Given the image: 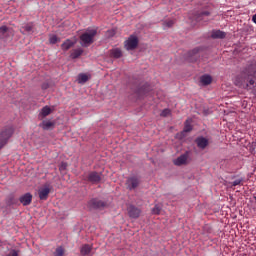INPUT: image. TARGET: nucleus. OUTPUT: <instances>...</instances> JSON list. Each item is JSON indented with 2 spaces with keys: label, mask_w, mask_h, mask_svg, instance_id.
<instances>
[{
  "label": "nucleus",
  "mask_w": 256,
  "mask_h": 256,
  "mask_svg": "<svg viewBox=\"0 0 256 256\" xmlns=\"http://www.w3.org/2000/svg\"><path fill=\"white\" fill-rule=\"evenodd\" d=\"M237 87L242 89H254L256 87V61H253L234 81Z\"/></svg>",
  "instance_id": "1"
},
{
  "label": "nucleus",
  "mask_w": 256,
  "mask_h": 256,
  "mask_svg": "<svg viewBox=\"0 0 256 256\" xmlns=\"http://www.w3.org/2000/svg\"><path fill=\"white\" fill-rule=\"evenodd\" d=\"M97 35V29L88 28L84 33L80 35V45L82 47H89L95 43V36Z\"/></svg>",
  "instance_id": "2"
},
{
  "label": "nucleus",
  "mask_w": 256,
  "mask_h": 256,
  "mask_svg": "<svg viewBox=\"0 0 256 256\" xmlns=\"http://www.w3.org/2000/svg\"><path fill=\"white\" fill-rule=\"evenodd\" d=\"M14 130L11 126H7L0 131V149L8 143L9 139L13 136Z\"/></svg>",
  "instance_id": "3"
},
{
  "label": "nucleus",
  "mask_w": 256,
  "mask_h": 256,
  "mask_svg": "<svg viewBox=\"0 0 256 256\" xmlns=\"http://www.w3.org/2000/svg\"><path fill=\"white\" fill-rule=\"evenodd\" d=\"M139 45V38L135 35H131L128 37V39L124 42V47L126 51H134V49H137Z\"/></svg>",
  "instance_id": "4"
},
{
  "label": "nucleus",
  "mask_w": 256,
  "mask_h": 256,
  "mask_svg": "<svg viewBox=\"0 0 256 256\" xmlns=\"http://www.w3.org/2000/svg\"><path fill=\"white\" fill-rule=\"evenodd\" d=\"M141 185V179L137 176H130L126 180V187L129 191H135Z\"/></svg>",
  "instance_id": "5"
},
{
  "label": "nucleus",
  "mask_w": 256,
  "mask_h": 256,
  "mask_svg": "<svg viewBox=\"0 0 256 256\" xmlns=\"http://www.w3.org/2000/svg\"><path fill=\"white\" fill-rule=\"evenodd\" d=\"M49 193H51V185L45 184L38 190L39 199L41 201H47V199L49 198Z\"/></svg>",
  "instance_id": "6"
},
{
  "label": "nucleus",
  "mask_w": 256,
  "mask_h": 256,
  "mask_svg": "<svg viewBox=\"0 0 256 256\" xmlns=\"http://www.w3.org/2000/svg\"><path fill=\"white\" fill-rule=\"evenodd\" d=\"M190 161L189 152H185L184 154L180 155L178 158L173 160L174 165L177 167H181L182 165H187Z\"/></svg>",
  "instance_id": "7"
},
{
  "label": "nucleus",
  "mask_w": 256,
  "mask_h": 256,
  "mask_svg": "<svg viewBox=\"0 0 256 256\" xmlns=\"http://www.w3.org/2000/svg\"><path fill=\"white\" fill-rule=\"evenodd\" d=\"M87 181L93 184H97L101 181V173L98 172H90L86 176Z\"/></svg>",
  "instance_id": "8"
},
{
  "label": "nucleus",
  "mask_w": 256,
  "mask_h": 256,
  "mask_svg": "<svg viewBox=\"0 0 256 256\" xmlns=\"http://www.w3.org/2000/svg\"><path fill=\"white\" fill-rule=\"evenodd\" d=\"M11 28L7 26H1L0 27V39L2 41H7L9 37H11Z\"/></svg>",
  "instance_id": "9"
},
{
  "label": "nucleus",
  "mask_w": 256,
  "mask_h": 256,
  "mask_svg": "<svg viewBox=\"0 0 256 256\" xmlns=\"http://www.w3.org/2000/svg\"><path fill=\"white\" fill-rule=\"evenodd\" d=\"M128 215L132 219H137L139 218V215H141V210L133 205H130L128 207Z\"/></svg>",
  "instance_id": "10"
},
{
  "label": "nucleus",
  "mask_w": 256,
  "mask_h": 256,
  "mask_svg": "<svg viewBox=\"0 0 256 256\" xmlns=\"http://www.w3.org/2000/svg\"><path fill=\"white\" fill-rule=\"evenodd\" d=\"M19 201L22 203V205H24V207H27V205H31V201H33V195H31V193H26L19 198Z\"/></svg>",
  "instance_id": "11"
},
{
  "label": "nucleus",
  "mask_w": 256,
  "mask_h": 256,
  "mask_svg": "<svg viewBox=\"0 0 256 256\" xmlns=\"http://www.w3.org/2000/svg\"><path fill=\"white\" fill-rule=\"evenodd\" d=\"M88 205H89L90 209H101V208L105 207V202H103L101 200H97V199H92V200H90Z\"/></svg>",
  "instance_id": "12"
},
{
  "label": "nucleus",
  "mask_w": 256,
  "mask_h": 256,
  "mask_svg": "<svg viewBox=\"0 0 256 256\" xmlns=\"http://www.w3.org/2000/svg\"><path fill=\"white\" fill-rule=\"evenodd\" d=\"M23 35H31L33 33V23L24 24L21 28Z\"/></svg>",
  "instance_id": "13"
},
{
  "label": "nucleus",
  "mask_w": 256,
  "mask_h": 256,
  "mask_svg": "<svg viewBox=\"0 0 256 256\" xmlns=\"http://www.w3.org/2000/svg\"><path fill=\"white\" fill-rule=\"evenodd\" d=\"M196 144L199 147V149H205L207 145H209V140L205 137H199L196 139Z\"/></svg>",
  "instance_id": "14"
},
{
  "label": "nucleus",
  "mask_w": 256,
  "mask_h": 256,
  "mask_svg": "<svg viewBox=\"0 0 256 256\" xmlns=\"http://www.w3.org/2000/svg\"><path fill=\"white\" fill-rule=\"evenodd\" d=\"M212 82H213V78L211 77V75L205 74L200 77L201 85H204V86L211 85Z\"/></svg>",
  "instance_id": "15"
},
{
  "label": "nucleus",
  "mask_w": 256,
  "mask_h": 256,
  "mask_svg": "<svg viewBox=\"0 0 256 256\" xmlns=\"http://www.w3.org/2000/svg\"><path fill=\"white\" fill-rule=\"evenodd\" d=\"M201 48H195L188 53L189 61H197V57H199V52Z\"/></svg>",
  "instance_id": "16"
},
{
  "label": "nucleus",
  "mask_w": 256,
  "mask_h": 256,
  "mask_svg": "<svg viewBox=\"0 0 256 256\" xmlns=\"http://www.w3.org/2000/svg\"><path fill=\"white\" fill-rule=\"evenodd\" d=\"M52 111H53V110L51 109V107H49V106H44V107L41 109V112H40V114H39V117H40L41 119H45V117L51 115Z\"/></svg>",
  "instance_id": "17"
},
{
  "label": "nucleus",
  "mask_w": 256,
  "mask_h": 256,
  "mask_svg": "<svg viewBox=\"0 0 256 256\" xmlns=\"http://www.w3.org/2000/svg\"><path fill=\"white\" fill-rule=\"evenodd\" d=\"M93 251V246L89 244L82 245L80 249L81 255H91V252Z\"/></svg>",
  "instance_id": "18"
},
{
  "label": "nucleus",
  "mask_w": 256,
  "mask_h": 256,
  "mask_svg": "<svg viewBox=\"0 0 256 256\" xmlns=\"http://www.w3.org/2000/svg\"><path fill=\"white\" fill-rule=\"evenodd\" d=\"M40 127H42L44 131H49V129L55 127V122L50 120H44L42 123H40Z\"/></svg>",
  "instance_id": "19"
},
{
  "label": "nucleus",
  "mask_w": 256,
  "mask_h": 256,
  "mask_svg": "<svg viewBox=\"0 0 256 256\" xmlns=\"http://www.w3.org/2000/svg\"><path fill=\"white\" fill-rule=\"evenodd\" d=\"M75 45V42L72 41L71 39H67L62 45H61V49L62 51H69V49H71V47H73Z\"/></svg>",
  "instance_id": "20"
},
{
  "label": "nucleus",
  "mask_w": 256,
  "mask_h": 256,
  "mask_svg": "<svg viewBox=\"0 0 256 256\" xmlns=\"http://www.w3.org/2000/svg\"><path fill=\"white\" fill-rule=\"evenodd\" d=\"M110 56L114 57V59H120L123 56V52L119 48H113L110 50Z\"/></svg>",
  "instance_id": "21"
},
{
  "label": "nucleus",
  "mask_w": 256,
  "mask_h": 256,
  "mask_svg": "<svg viewBox=\"0 0 256 256\" xmlns=\"http://www.w3.org/2000/svg\"><path fill=\"white\" fill-rule=\"evenodd\" d=\"M212 39H223L225 37V32L221 30H214L211 34Z\"/></svg>",
  "instance_id": "22"
},
{
  "label": "nucleus",
  "mask_w": 256,
  "mask_h": 256,
  "mask_svg": "<svg viewBox=\"0 0 256 256\" xmlns=\"http://www.w3.org/2000/svg\"><path fill=\"white\" fill-rule=\"evenodd\" d=\"M81 55H83V49L78 48V49H74L71 52L70 57H71V59H79V57H81Z\"/></svg>",
  "instance_id": "23"
},
{
  "label": "nucleus",
  "mask_w": 256,
  "mask_h": 256,
  "mask_svg": "<svg viewBox=\"0 0 256 256\" xmlns=\"http://www.w3.org/2000/svg\"><path fill=\"white\" fill-rule=\"evenodd\" d=\"M209 17V12H202L196 16V21L201 23V21H205Z\"/></svg>",
  "instance_id": "24"
},
{
  "label": "nucleus",
  "mask_w": 256,
  "mask_h": 256,
  "mask_svg": "<svg viewBox=\"0 0 256 256\" xmlns=\"http://www.w3.org/2000/svg\"><path fill=\"white\" fill-rule=\"evenodd\" d=\"M89 81V76L87 74H79L78 75V83L83 84Z\"/></svg>",
  "instance_id": "25"
},
{
  "label": "nucleus",
  "mask_w": 256,
  "mask_h": 256,
  "mask_svg": "<svg viewBox=\"0 0 256 256\" xmlns=\"http://www.w3.org/2000/svg\"><path fill=\"white\" fill-rule=\"evenodd\" d=\"M193 126H191V120H186L185 122V126H184V133H189L190 131H192Z\"/></svg>",
  "instance_id": "26"
},
{
  "label": "nucleus",
  "mask_w": 256,
  "mask_h": 256,
  "mask_svg": "<svg viewBox=\"0 0 256 256\" xmlns=\"http://www.w3.org/2000/svg\"><path fill=\"white\" fill-rule=\"evenodd\" d=\"M173 25H175V21L166 20L163 22V29H170V27H172Z\"/></svg>",
  "instance_id": "27"
},
{
  "label": "nucleus",
  "mask_w": 256,
  "mask_h": 256,
  "mask_svg": "<svg viewBox=\"0 0 256 256\" xmlns=\"http://www.w3.org/2000/svg\"><path fill=\"white\" fill-rule=\"evenodd\" d=\"M4 256H19V250L10 249L4 254Z\"/></svg>",
  "instance_id": "28"
},
{
  "label": "nucleus",
  "mask_w": 256,
  "mask_h": 256,
  "mask_svg": "<svg viewBox=\"0 0 256 256\" xmlns=\"http://www.w3.org/2000/svg\"><path fill=\"white\" fill-rule=\"evenodd\" d=\"M54 255L55 256H63V255H65V250L63 249V247H58V248H56Z\"/></svg>",
  "instance_id": "29"
},
{
  "label": "nucleus",
  "mask_w": 256,
  "mask_h": 256,
  "mask_svg": "<svg viewBox=\"0 0 256 256\" xmlns=\"http://www.w3.org/2000/svg\"><path fill=\"white\" fill-rule=\"evenodd\" d=\"M49 41H50L51 45H55V43H57V41H59V37H57V35H51L49 37Z\"/></svg>",
  "instance_id": "30"
},
{
  "label": "nucleus",
  "mask_w": 256,
  "mask_h": 256,
  "mask_svg": "<svg viewBox=\"0 0 256 256\" xmlns=\"http://www.w3.org/2000/svg\"><path fill=\"white\" fill-rule=\"evenodd\" d=\"M152 213L154 215H159V213H161V207L159 205H155V207L152 209Z\"/></svg>",
  "instance_id": "31"
},
{
  "label": "nucleus",
  "mask_w": 256,
  "mask_h": 256,
  "mask_svg": "<svg viewBox=\"0 0 256 256\" xmlns=\"http://www.w3.org/2000/svg\"><path fill=\"white\" fill-rule=\"evenodd\" d=\"M161 117H169V115H171V110L169 109H164L162 112H161Z\"/></svg>",
  "instance_id": "32"
},
{
  "label": "nucleus",
  "mask_w": 256,
  "mask_h": 256,
  "mask_svg": "<svg viewBox=\"0 0 256 256\" xmlns=\"http://www.w3.org/2000/svg\"><path fill=\"white\" fill-rule=\"evenodd\" d=\"M243 183V178L236 179L234 182H232L233 187H237V185H241Z\"/></svg>",
  "instance_id": "33"
},
{
  "label": "nucleus",
  "mask_w": 256,
  "mask_h": 256,
  "mask_svg": "<svg viewBox=\"0 0 256 256\" xmlns=\"http://www.w3.org/2000/svg\"><path fill=\"white\" fill-rule=\"evenodd\" d=\"M59 169H60V171H65V169H67V163L62 162Z\"/></svg>",
  "instance_id": "34"
},
{
  "label": "nucleus",
  "mask_w": 256,
  "mask_h": 256,
  "mask_svg": "<svg viewBox=\"0 0 256 256\" xmlns=\"http://www.w3.org/2000/svg\"><path fill=\"white\" fill-rule=\"evenodd\" d=\"M108 35H109V37H113V35H115V31L114 30H109Z\"/></svg>",
  "instance_id": "35"
},
{
  "label": "nucleus",
  "mask_w": 256,
  "mask_h": 256,
  "mask_svg": "<svg viewBox=\"0 0 256 256\" xmlns=\"http://www.w3.org/2000/svg\"><path fill=\"white\" fill-rule=\"evenodd\" d=\"M42 89H49V84H43Z\"/></svg>",
  "instance_id": "36"
},
{
  "label": "nucleus",
  "mask_w": 256,
  "mask_h": 256,
  "mask_svg": "<svg viewBox=\"0 0 256 256\" xmlns=\"http://www.w3.org/2000/svg\"><path fill=\"white\" fill-rule=\"evenodd\" d=\"M252 21H253V23H255V25H256V14H254V15L252 16Z\"/></svg>",
  "instance_id": "37"
}]
</instances>
